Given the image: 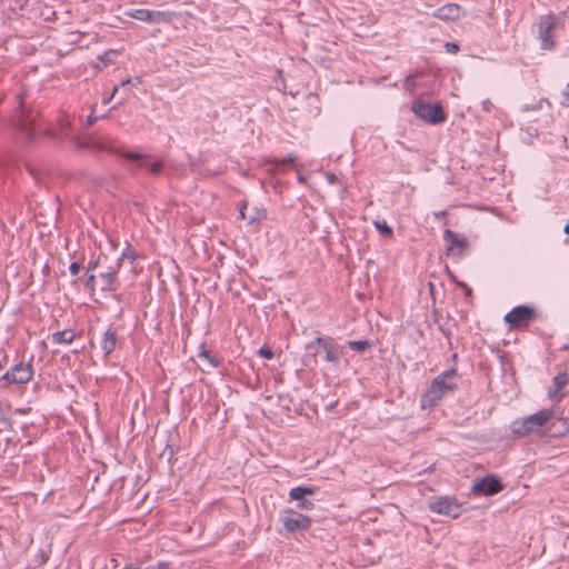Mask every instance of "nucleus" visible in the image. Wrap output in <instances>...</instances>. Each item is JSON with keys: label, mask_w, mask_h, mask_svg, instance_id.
Returning a JSON list of instances; mask_svg holds the SVG:
<instances>
[{"label": "nucleus", "mask_w": 569, "mask_h": 569, "mask_svg": "<svg viewBox=\"0 0 569 569\" xmlns=\"http://www.w3.org/2000/svg\"><path fill=\"white\" fill-rule=\"evenodd\" d=\"M120 267V260L110 261L107 256L99 257L94 263H90L87 269L86 287L90 290L99 289L117 290L116 274Z\"/></svg>", "instance_id": "1"}, {"label": "nucleus", "mask_w": 569, "mask_h": 569, "mask_svg": "<svg viewBox=\"0 0 569 569\" xmlns=\"http://www.w3.org/2000/svg\"><path fill=\"white\" fill-rule=\"evenodd\" d=\"M457 370L449 369L438 375L427 391L422 395L421 405L423 408L435 407L448 393L457 388Z\"/></svg>", "instance_id": "2"}, {"label": "nucleus", "mask_w": 569, "mask_h": 569, "mask_svg": "<svg viewBox=\"0 0 569 569\" xmlns=\"http://www.w3.org/2000/svg\"><path fill=\"white\" fill-rule=\"evenodd\" d=\"M415 114L431 124H438L445 121L446 113L440 103H426L422 101H415L411 107Z\"/></svg>", "instance_id": "3"}, {"label": "nucleus", "mask_w": 569, "mask_h": 569, "mask_svg": "<svg viewBox=\"0 0 569 569\" xmlns=\"http://www.w3.org/2000/svg\"><path fill=\"white\" fill-rule=\"evenodd\" d=\"M551 416L552 410L542 409L523 419L520 426H518V422H515L512 430L518 435H528L530 432L537 431L540 427H542L551 418Z\"/></svg>", "instance_id": "4"}, {"label": "nucleus", "mask_w": 569, "mask_h": 569, "mask_svg": "<svg viewBox=\"0 0 569 569\" xmlns=\"http://www.w3.org/2000/svg\"><path fill=\"white\" fill-rule=\"evenodd\" d=\"M536 317V310L529 306H518L505 316V321L510 328L528 326Z\"/></svg>", "instance_id": "5"}, {"label": "nucleus", "mask_w": 569, "mask_h": 569, "mask_svg": "<svg viewBox=\"0 0 569 569\" xmlns=\"http://www.w3.org/2000/svg\"><path fill=\"white\" fill-rule=\"evenodd\" d=\"M505 486L501 480L495 475H488L477 481L472 486L475 495L493 496L502 491Z\"/></svg>", "instance_id": "6"}, {"label": "nucleus", "mask_w": 569, "mask_h": 569, "mask_svg": "<svg viewBox=\"0 0 569 569\" xmlns=\"http://www.w3.org/2000/svg\"><path fill=\"white\" fill-rule=\"evenodd\" d=\"M556 16L547 14L542 16L538 22L539 38L541 40V49L551 50L555 46L551 39V31L556 27Z\"/></svg>", "instance_id": "7"}, {"label": "nucleus", "mask_w": 569, "mask_h": 569, "mask_svg": "<svg viewBox=\"0 0 569 569\" xmlns=\"http://www.w3.org/2000/svg\"><path fill=\"white\" fill-rule=\"evenodd\" d=\"M443 239L447 242V256H462L469 248V242L465 237H461L449 229L445 230Z\"/></svg>", "instance_id": "8"}, {"label": "nucleus", "mask_w": 569, "mask_h": 569, "mask_svg": "<svg viewBox=\"0 0 569 569\" xmlns=\"http://www.w3.org/2000/svg\"><path fill=\"white\" fill-rule=\"evenodd\" d=\"M429 508L436 513L446 515L451 518H457L461 513L460 505L449 497H440L430 501Z\"/></svg>", "instance_id": "9"}, {"label": "nucleus", "mask_w": 569, "mask_h": 569, "mask_svg": "<svg viewBox=\"0 0 569 569\" xmlns=\"http://www.w3.org/2000/svg\"><path fill=\"white\" fill-rule=\"evenodd\" d=\"M281 522L287 531L293 532L296 530H307L311 525V519L298 512L286 511L281 517Z\"/></svg>", "instance_id": "10"}, {"label": "nucleus", "mask_w": 569, "mask_h": 569, "mask_svg": "<svg viewBox=\"0 0 569 569\" xmlns=\"http://www.w3.org/2000/svg\"><path fill=\"white\" fill-rule=\"evenodd\" d=\"M130 16L141 21L169 23L173 19L174 13L170 11H151L146 9H138L130 13Z\"/></svg>", "instance_id": "11"}, {"label": "nucleus", "mask_w": 569, "mask_h": 569, "mask_svg": "<svg viewBox=\"0 0 569 569\" xmlns=\"http://www.w3.org/2000/svg\"><path fill=\"white\" fill-rule=\"evenodd\" d=\"M118 154L126 160L136 162L139 168H149V170L152 174L157 176V174H160L162 171V168H163L162 162L157 161V162L149 164L147 162V159L149 158L148 156L141 154L139 152H126V151H120V152H118Z\"/></svg>", "instance_id": "12"}, {"label": "nucleus", "mask_w": 569, "mask_h": 569, "mask_svg": "<svg viewBox=\"0 0 569 569\" xmlns=\"http://www.w3.org/2000/svg\"><path fill=\"white\" fill-rule=\"evenodd\" d=\"M32 373V367L21 362L8 371L2 379L9 383H26L31 379Z\"/></svg>", "instance_id": "13"}, {"label": "nucleus", "mask_w": 569, "mask_h": 569, "mask_svg": "<svg viewBox=\"0 0 569 569\" xmlns=\"http://www.w3.org/2000/svg\"><path fill=\"white\" fill-rule=\"evenodd\" d=\"M18 127L28 139H31L37 132L41 131L37 123V114L32 111L22 110Z\"/></svg>", "instance_id": "14"}, {"label": "nucleus", "mask_w": 569, "mask_h": 569, "mask_svg": "<svg viewBox=\"0 0 569 569\" xmlns=\"http://www.w3.org/2000/svg\"><path fill=\"white\" fill-rule=\"evenodd\" d=\"M323 346L325 339L320 337L306 346V352L302 357V362L306 367H312L317 363V356L322 352Z\"/></svg>", "instance_id": "15"}, {"label": "nucleus", "mask_w": 569, "mask_h": 569, "mask_svg": "<svg viewBox=\"0 0 569 569\" xmlns=\"http://www.w3.org/2000/svg\"><path fill=\"white\" fill-rule=\"evenodd\" d=\"M316 489L313 487H296L289 491V497L292 500L299 501L298 508L310 510L312 509L313 503L310 500L306 499L305 497L313 495Z\"/></svg>", "instance_id": "16"}, {"label": "nucleus", "mask_w": 569, "mask_h": 569, "mask_svg": "<svg viewBox=\"0 0 569 569\" xmlns=\"http://www.w3.org/2000/svg\"><path fill=\"white\" fill-rule=\"evenodd\" d=\"M461 14V7L456 3H447L439 8L433 16L443 21H455Z\"/></svg>", "instance_id": "17"}, {"label": "nucleus", "mask_w": 569, "mask_h": 569, "mask_svg": "<svg viewBox=\"0 0 569 569\" xmlns=\"http://www.w3.org/2000/svg\"><path fill=\"white\" fill-rule=\"evenodd\" d=\"M240 216L242 219L247 220L249 223H253L256 221H259L261 219L266 218V211L264 209L258 208V207H249L247 203H244L240 208Z\"/></svg>", "instance_id": "18"}, {"label": "nucleus", "mask_w": 569, "mask_h": 569, "mask_svg": "<svg viewBox=\"0 0 569 569\" xmlns=\"http://www.w3.org/2000/svg\"><path fill=\"white\" fill-rule=\"evenodd\" d=\"M569 382V375L563 372L559 373L553 378L552 386L548 389V396L552 399L561 398L563 395L560 391L566 387Z\"/></svg>", "instance_id": "19"}, {"label": "nucleus", "mask_w": 569, "mask_h": 569, "mask_svg": "<svg viewBox=\"0 0 569 569\" xmlns=\"http://www.w3.org/2000/svg\"><path fill=\"white\" fill-rule=\"evenodd\" d=\"M322 352H325V360L330 362H337L341 356V350L331 343V339H325Z\"/></svg>", "instance_id": "20"}, {"label": "nucleus", "mask_w": 569, "mask_h": 569, "mask_svg": "<svg viewBox=\"0 0 569 569\" xmlns=\"http://www.w3.org/2000/svg\"><path fill=\"white\" fill-rule=\"evenodd\" d=\"M117 345V336L116 332L111 329L107 330L103 335V339L101 341V348L106 355L111 353Z\"/></svg>", "instance_id": "21"}, {"label": "nucleus", "mask_w": 569, "mask_h": 569, "mask_svg": "<svg viewBox=\"0 0 569 569\" xmlns=\"http://www.w3.org/2000/svg\"><path fill=\"white\" fill-rule=\"evenodd\" d=\"M74 339L72 330H62L53 333L52 340L57 343H70Z\"/></svg>", "instance_id": "22"}, {"label": "nucleus", "mask_w": 569, "mask_h": 569, "mask_svg": "<svg viewBox=\"0 0 569 569\" xmlns=\"http://www.w3.org/2000/svg\"><path fill=\"white\" fill-rule=\"evenodd\" d=\"M348 347L352 350L362 352L371 347L369 340L349 341Z\"/></svg>", "instance_id": "23"}, {"label": "nucleus", "mask_w": 569, "mask_h": 569, "mask_svg": "<svg viewBox=\"0 0 569 569\" xmlns=\"http://www.w3.org/2000/svg\"><path fill=\"white\" fill-rule=\"evenodd\" d=\"M375 226L381 232V234H383L386 237L392 236V229L387 224L386 221H382V222L376 221Z\"/></svg>", "instance_id": "24"}, {"label": "nucleus", "mask_w": 569, "mask_h": 569, "mask_svg": "<svg viewBox=\"0 0 569 569\" xmlns=\"http://www.w3.org/2000/svg\"><path fill=\"white\" fill-rule=\"evenodd\" d=\"M258 353L263 357V358H267V359H271L273 357V352L270 348L268 347H261L259 350H258Z\"/></svg>", "instance_id": "25"}, {"label": "nucleus", "mask_w": 569, "mask_h": 569, "mask_svg": "<svg viewBox=\"0 0 569 569\" xmlns=\"http://www.w3.org/2000/svg\"><path fill=\"white\" fill-rule=\"evenodd\" d=\"M170 563L168 561H160L156 565L146 567L144 569H168Z\"/></svg>", "instance_id": "26"}, {"label": "nucleus", "mask_w": 569, "mask_h": 569, "mask_svg": "<svg viewBox=\"0 0 569 569\" xmlns=\"http://www.w3.org/2000/svg\"><path fill=\"white\" fill-rule=\"evenodd\" d=\"M445 47L450 53H456L459 50V46L455 42H446Z\"/></svg>", "instance_id": "27"}, {"label": "nucleus", "mask_w": 569, "mask_h": 569, "mask_svg": "<svg viewBox=\"0 0 569 569\" xmlns=\"http://www.w3.org/2000/svg\"><path fill=\"white\" fill-rule=\"evenodd\" d=\"M199 356L208 359L213 367L218 366V361L214 358H211L208 351L203 350Z\"/></svg>", "instance_id": "28"}, {"label": "nucleus", "mask_w": 569, "mask_h": 569, "mask_svg": "<svg viewBox=\"0 0 569 569\" xmlns=\"http://www.w3.org/2000/svg\"><path fill=\"white\" fill-rule=\"evenodd\" d=\"M73 142H74V146L78 148V149H87L88 148V143H86L84 141H82L80 138H73Z\"/></svg>", "instance_id": "29"}, {"label": "nucleus", "mask_w": 569, "mask_h": 569, "mask_svg": "<svg viewBox=\"0 0 569 569\" xmlns=\"http://www.w3.org/2000/svg\"><path fill=\"white\" fill-rule=\"evenodd\" d=\"M69 269L72 274H78L81 269V266L78 262H72Z\"/></svg>", "instance_id": "30"}, {"label": "nucleus", "mask_w": 569, "mask_h": 569, "mask_svg": "<svg viewBox=\"0 0 569 569\" xmlns=\"http://www.w3.org/2000/svg\"><path fill=\"white\" fill-rule=\"evenodd\" d=\"M326 178H327L328 182L331 183V184L338 182V177L336 174L331 173V172H328L326 174Z\"/></svg>", "instance_id": "31"}, {"label": "nucleus", "mask_w": 569, "mask_h": 569, "mask_svg": "<svg viewBox=\"0 0 569 569\" xmlns=\"http://www.w3.org/2000/svg\"><path fill=\"white\" fill-rule=\"evenodd\" d=\"M97 119L98 117H96L93 112H91V114H89L87 118V126H92L97 121Z\"/></svg>", "instance_id": "32"}, {"label": "nucleus", "mask_w": 569, "mask_h": 569, "mask_svg": "<svg viewBox=\"0 0 569 569\" xmlns=\"http://www.w3.org/2000/svg\"><path fill=\"white\" fill-rule=\"evenodd\" d=\"M117 92H118V87H114V88H113V90H112L111 96H110L109 98H106V99L103 100V103H106V104H107V103H109V102H110V100L116 96V93H117Z\"/></svg>", "instance_id": "33"}, {"label": "nucleus", "mask_w": 569, "mask_h": 569, "mask_svg": "<svg viewBox=\"0 0 569 569\" xmlns=\"http://www.w3.org/2000/svg\"><path fill=\"white\" fill-rule=\"evenodd\" d=\"M122 256H123L124 258H128L131 262H133V261H134V259H136L134 253H133V252H130V251H128V252H123V254H122Z\"/></svg>", "instance_id": "34"}, {"label": "nucleus", "mask_w": 569, "mask_h": 569, "mask_svg": "<svg viewBox=\"0 0 569 569\" xmlns=\"http://www.w3.org/2000/svg\"><path fill=\"white\" fill-rule=\"evenodd\" d=\"M280 162L283 163V164L284 163H292V162H295V157L289 156L288 158H283Z\"/></svg>", "instance_id": "35"}, {"label": "nucleus", "mask_w": 569, "mask_h": 569, "mask_svg": "<svg viewBox=\"0 0 569 569\" xmlns=\"http://www.w3.org/2000/svg\"><path fill=\"white\" fill-rule=\"evenodd\" d=\"M446 216H447V211L446 210L439 211V212L435 213V217L438 218V219H443Z\"/></svg>", "instance_id": "36"}, {"label": "nucleus", "mask_w": 569, "mask_h": 569, "mask_svg": "<svg viewBox=\"0 0 569 569\" xmlns=\"http://www.w3.org/2000/svg\"><path fill=\"white\" fill-rule=\"evenodd\" d=\"M131 83V79H126L121 82V87L129 86Z\"/></svg>", "instance_id": "37"}, {"label": "nucleus", "mask_w": 569, "mask_h": 569, "mask_svg": "<svg viewBox=\"0 0 569 569\" xmlns=\"http://www.w3.org/2000/svg\"><path fill=\"white\" fill-rule=\"evenodd\" d=\"M0 421H6V416H4V412L1 407H0Z\"/></svg>", "instance_id": "38"}, {"label": "nucleus", "mask_w": 569, "mask_h": 569, "mask_svg": "<svg viewBox=\"0 0 569 569\" xmlns=\"http://www.w3.org/2000/svg\"><path fill=\"white\" fill-rule=\"evenodd\" d=\"M122 569H139V567H136L133 565H127L126 567H123Z\"/></svg>", "instance_id": "39"}, {"label": "nucleus", "mask_w": 569, "mask_h": 569, "mask_svg": "<svg viewBox=\"0 0 569 569\" xmlns=\"http://www.w3.org/2000/svg\"><path fill=\"white\" fill-rule=\"evenodd\" d=\"M298 181H299L300 183H305V182H306V178H305L303 176H299V177H298Z\"/></svg>", "instance_id": "40"}, {"label": "nucleus", "mask_w": 569, "mask_h": 569, "mask_svg": "<svg viewBox=\"0 0 569 569\" xmlns=\"http://www.w3.org/2000/svg\"><path fill=\"white\" fill-rule=\"evenodd\" d=\"M462 287L467 289L466 295H470L471 293V289L470 288H467L466 284H462Z\"/></svg>", "instance_id": "41"}, {"label": "nucleus", "mask_w": 569, "mask_h": 569, "mask_svg": "<svg viewBox=\"0 0 569 569\" xmlns=\"http://www.w3.org/2000/svg\"><path fill=\"white\" fill-rule=\"evenodd\" d=\"M563 93H565V96L569 97V83L567 84V89Z\"/></svg>", "instance_id": "42"}, {"label": "nucleus", "mask_w": 569, "mask_h": 569, "mask_svg": "<svg viewBox=\"0 0 569 569\" xmlns=\"http://www.w3.org/2000/svg\"><path fill=\"white\" fill-rule=\"evenodd\" d=\"M563 230H565V232H566L567 234H569V223L565 226V229H563Z\"/></svg>", "instance_id": "43"}, {"label": "nucleus", "mask_w": 569, "mask_h": 569, "mask_svg": "<svg viewBox=\"0 0 569 569\" xmlns=\"http://www.w3.org/2000/svg\"><path fill=\"white\" fill-rule=\"evenodd\" d=\"M137 80V83H141V79L140 78H136Z\"/></svg>", "instance_id": "44"}]
</instances>
